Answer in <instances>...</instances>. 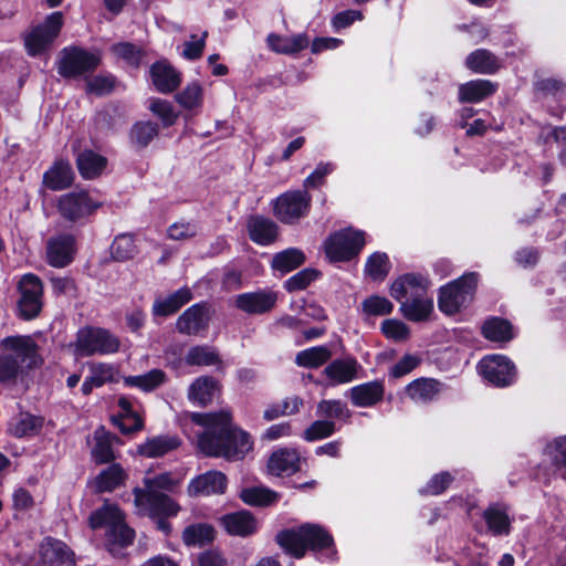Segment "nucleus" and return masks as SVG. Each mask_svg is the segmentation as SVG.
<instances>
[{"label":"nucleus","mask_w":566,"mask_h":566,"mask_svg":"<svg viewBox=\"0 0 566 566\" xmlns=\"http://www.w3.org/2000/svg\"><path fill=\"white\" fill-rule=\"evenodd\" d=\"M191 420L201 427L196 432L197 447L208 457L239 461L253 448L250 433L233 423L229 410L195 412Z\"/></svg>","instance_id":"f257e3e1"},{"label":"nucleus","mask_w":566,"mask_h":566,"mask_svg":"<svg viewBox=\"0 0 566 566\" xmlns=\"http://www.w3.org/2000/svg\"><path fill=\"white\" fill-rule=\"evenodd\" d=\"M92 530L104 528L105 549L115 558L125 556V549L134 543L135 531L128 526L124 513L108 502L93 511L88 517Z\"/></svg>","instance_id":"f03ea898"},{"label":"nucleus","mask_w":566,"mask_h":566,"mask_svg":"<svg viewBox=\"0 0 566 566\" xmlns=\"http://www.w3.org/2000/svg\"><path fill=\"white\" fill-rule=\"evenodd\" d=\"M0 384H14L40 363L36 344L24 336H9L0 343Z\"/></svg>","instance_id":"7ed1b4c3"},{"label":"nucleus","mask_w":566,"mask_h":566,"mask_svg":"<svg viewBox=\"0 0 566 566\" xmlns=\"http://www.w3.org/2000/svg\"><path fill=\"white\" fill-rule=\"evenodd\" d=\"M275 539L281 548L296 558L303 557L307 549L328 551L331 559L336 554L333 536L318 524L305 523L296 528L283 530Z\"/></svg>","instance_id":"20e7f679"},{"label":"nucleus","mask_w":566,"mask_h":566,"mask_svg":"<svg viewBox=\"0 0 566 566\" xmlns=\"http://www.w3.org/2000/svg\"><path fill=\"white\" fill-rule=\"evenodd\" d=\"M174 481L169 473L144 479V488L133 490L134 503L139 513L153 515H177L179 505L163 491H169Z\"/></svg>","instance_id":"39448f33"},{"label":"nucleus","mask_w":566,"mask_h":566,"mask_svg":"<svg viewBox=\"0 0 566 566\" xmlns=\"http://www.w3.org/2000/svg\"><path fill=\"white\" fill-rule=\"evenodd\" d=\"M99 50H86L78 45L63 48L55 62L56 72L65 80L87 78L101 65Z\"/></svg>","instance_id":"423d86ee"},{"label":"nucleus","mask_w":566,"mask_h":566,"mask_svg":"<svg viewBox=\"0 0 566 566\" xmlns=\"http://www.w3.org/2000/svg\"><path fill=\"white\" fill-rule=\"evenodd\" d=\"M479 282L476 272H467L439 290L438 306L447 315H454L473 300Z\"/></svg>","instance_id":"0eeeda50"},{"label":"nucleus","mask_w":566,"mask_h":566,"mask_svg":"<svg viewBox=\"0 0 566 566\" xmlns=\"http://www.w3.org/2000/svg\"><path fill=\"white\" fill-rule=\"evenodd\" d=\"M73 346L80 357L112 355L119 350L120 340L106 328L87 325L76 332Z\"/></svg>","instance_id":"6e6552de"},{"label":"nucleus","mask_w":566,"mask_h":566,"mask_svg":"<svg viewBox=\"0 0 566 566\" xmlns=\"http://www.w3.org/2000/svg\"><path fill=\"white\" fill-rule=\"evenodd\" d=\"M364 245L363 231L345 229L328 235L324 242V251L331 262H344L355 258Z\"/></svg>","instance_id":"1a4fd4ad"},{"label":"nucleus","mask_w":566,"mask_h":566,"mask_svg":"<svg viewBox=\"0 0 566 566\" xmlns=\"http://www.w3.org/2000/svg\"><path fill=\"white\" fill-rule=\"evenodd\" d=\"M102 207V202L91 198L85 190H74L61 195L57 198L56 210L61 218L72 223H83L97 209Z\"/></svg>","instance_id":"9d476101"},{"label":"nucleus","mask_w":566,"mask_h":566,"mask_svg":"<svg viewBox=\"0 0 566 566\" xmlns=\"http://www.w3.org/2000/svg\"><path fill=\"white\" fill-rule=\"evenodd\" d=\"M311 202L306 190L286 191L274 200L273 213L282 223L294 224L308 214Z\"/></svg>","instance_id":"9b49d317"},{"label":"nucleus","mask_w":566,"mask_h":566,"mask_svg":"<svg viewBox=\"0 0 566 566\" xmlns=\"http://www.w3.org/2000/svg\"><path fill=\"white\" fill-rule=\"evenodd\" d=\"M20 298L18 311L23 319H32L39 315L42 308L43 285L34 274H25L19 282Z\"/></svg>","instance_id":"f8f14e48"},{"label":"nucleus","mask_w":566,"mask_h":566,"mask_svg":"<svg viewBox=\"0 0 566 566\" xmlns=\"http://www.w3.org/2000/svg\"><path fill=\"white\" fill-rule=\"evenodd\" d=\"M63 25L61 12L51 13L44 23L35 27L24 39V44L30 55L42 53L56 39Z\"/></svg>","instance_id":"ddd939ff"},{"label":"nucleus","mask_w":566,"mask_h":566,"mask_svg":"<svg viewBox=\"0 0 566 566\" xmlns=\"http://www.w3.org/2000/svg\"><path fill=\"white\" fill-rule=\"evenodd\" d=\"M481 376L496 387H506L515 380V366L503 355L482 358L478 365Z\"/></svg>","instance_id":"4468645a"},{"label":"nucleus","mask_w":566,"mask_h":566,"mask_svg":"<svg viewBox=\"0 0 566 566\" xmlns=\"http://www.w3.org/2000/svg\"><path fill=\"white\" fill-rule=\"evenodd\" d=\"M77 242L74 234L61 232L46 241L45 258L49 265L62 269L70 265L75 259Z\"/></svg>","instance_id":"2eb2a0df"},{"label":"nucleus","mask_w":566,"mask_h":566,"mask_svg":"<svg viewBox=\"0 0 566 566\" xmlns=\"http://www.w3.org/2000/svg\"><path fill=\"white\" fill-rule=\"evenodd\" d=\"M539 469L544 475H562L566 470V436H559L547 442L542 452Z\"/></svg>","instance_id":"dca6fc26"},{"label":"nucleus","mask_w":566,"mask_h":566,"mask_svg":"<svg viewBox=\"0 0 566 566\" xmlns=\"http://www.w3.org/2000/svg\"><path fill=\"white\" fill-rule=\"evenodd\" d=\"M277 293L271 290H259L237 295L234 304L240 311L250 315H260L274 308Z\"/></svg>","instance_id":"f3484780"},{"label":"nucleus","mask_w":566,"mask_h":566,"mask_svg":"<svg viewBox=\"0 0 566 566\" xmlns=\"http://www.w3.org/2000/svg\"><path fill=\"white\" fill-rule=\"evenodd\" d=\"M429 280L416 273H406L397 277L390 286V295L398 302L413 300L427 294Z\"/></svg>","instance_id":"a211bd4d"},{"label":"nucleus","mask_w":566,"mask_h":566,"mask_svg":"<svg viewBox=\"0 0 566 566\" xmlns=\"http://www.w3.org/2000/svg\"><path fill=\"white\" fill-rule=\"evenodd\" d=\"M39 553L45 566H75L74 553L60 539L46 537L41 543Z\"/></svg>","instance_id":"6ab92c4d"},{"label":"nucleus","mask_w":566,"mask_h":566,"mask_svg":"<svg viewBox=\"0 0 566 566\" xmlns=\"http://www.w3.org/2000/svg\"><path fill=\"white\" fill-rule=\"evenodd\" d=\"M209 316L206 303H196L188 307L177 319L176 328L186 335H197L208 326Z\"/></svg>","instance_id":"aec40b11"},{"label":"nucleus","mask_w":566,"mask_h":566,"mask_svg":"<svg viewBox=\"0 0 566 566\" xmlns=\"http://www.w3.org/2000/svg\"><path fill=\"white\" fill-rule=\"evenodd\" d=\"M447 386L434 378H418L406 387L407 396L416 403H429L446 390Z\"/></svg>","instance_id":"412c9836"},{"label":"nucleus","mask_w":566,"mask_h":566,"mask_svg":"<svg viewBox=\"0 0 566 566\" xmlns=\"http://www.w3.org/2000/svg\"><path fill=\"white\" fill-rule=\"evenodd\" d=\"M227 488V476L219 471H208L193 478L188 485L190 496L222 494Z\"/></svg>","instance_id":"4be33fe9"},{"label":"nucleus","mask_w":566,"mask_h":566,"mask_svg":"<svg viewBox=\"0 0 566 566\" xmlns=\"http://www.w3.org/2000/svg\"><path fill=\"white\" fill-rule=\"evenodd\" d=\"M150 76L155 88L163 94L172 93L181 83V74L166 61L155 62L150 66Z\"/></svg>","instance_id":"5701e85b"},{"label":"nucleus","mask_w":566,"mask_h":566,"mask_svg":"<svg viewBox=\"0 0 566 566\" xmlns=\"http://www.w3.org/2000/svg\"><path fill=\"white\" fill-rule=\"evenodd\" d=\"M384 394L385 387L379 380L360 384L348 390L352 403L358 408H368L377 405L382 400Z\"/></svg>","instance_id":"b1692460"},{"label":"nucleus","mask_w":566,"mask_h":566,"mask_svg":"<svg viewBox=\"0 0 566 566\" xmlns=\"http://www.w3.org/2000/svg\"><path fill=\"white\" fill-rule=\"evenodd\" d=\"M497 88V83L490 80H471L459 85L458 99L460 103H480L495 94Z\"/></svg>","instance_id":"393cba45"},{"label":"nucleus","mask_w":566,"mask_h":566,"mask_svg":"<svg viewBox=\"0 0 566 566\" xmlns=\"http://www.w3.org/2000/svg\"><path fill=\"white\" fill-rule=\"evenodd\" d=\"M464 65L475 74L492 75L501 70L503 62L490 50L476 49L465 57Z\"/></svg>","instance_id":"a878e982"},{"label":"nucleus","mask_w":566,"mask_h":566,"mask_svg":"<svg viewBox=\"0 0 566 566\" xmlns=\"http://www.w3.org/2000/svg\"><path fill=\"white\" fill-rule=\"evenodd\" d=\"M181 440L175 434H159L148 438L144 443L138 444L137 453L145 458H160L178 449Z\"/></svg>","instance_id":"bb28decb"},{"label":"nucleus","mask_w":566,"mask_h":566,"mask_svg":"<svg viewBox=\"0 0 566 566\" xmlns=\"http://www.w3.org/2000/svg\"><path fill=\"white\" fill-rule=\"evenodd\" d=\"M248 232L254 243L269 245L276 240L279 227L270 218L253 216L248 221Z\"/></svg>","instance_id":"cd10ccee"},{"label":"nucleus","mask_w":566,"mask_h":566,"mask_svg":"<svg viewBox=\"0 0 566 566\" xmlns=\"http://www.w3.org/2000/svg\"><path fill=\"white\" fill-rule=\"evenodd\" d=\"M360 365L354 357L334 359L324 369V374L333 385L347 384L357 378Z\"/></svg>","instance_id":"c85d7f7f"},{"label":"nucleus","mask_w":566,"mask_h":566,"mask_svg":"<svg viewBox=\"0 0 566 566\" xmlns=\"http://www.w3.org/2000/svg\"><path fill=\"white\" fill-rule=\"evenodd\" d=\"M74 180V172L67 161H55L44 174L43 185L52 191H61L69 188Z\"/></svg>","instance_id":"c756f323"},{"label":"nucleus","mask_w":566,"mask_h":566,"mask_svg":"<svg viewBox=\"0 0 566 566\" xmlns=\"http://www.w3.org/2000/svg\"><path fill=\"white\" fill-rule=\"evenodd\" d=\"M298 467L300 457L292 449H279L271 454L268 461L269 472L276 476L292 474L298 470Z\"/></svg>","instance_id":"7c9ffc66"},{"label":"nucleus","mask_w":566,"mask_h":566,"mask_svg":"<svg viewBox=\"0 0 566 566\" xmlns=\"http://www.w3.org/2000/svg\"><path fill=\"white\" fill-rule=\"evenodd\" d=\"M483 518L489 531L495 535H507L511 530V520L509 516V507L502 503H492L483 512Z\"/></svg>","instance_id":"2f4dec72"},{"label":"nucleus","mask_w":566,"mask_h":566,"mask_svg":"<svg viewBox=\"0 0 566 566\" xmlns=\"http://www.w3.org/2000/svg\"><path fill=\"white\" fill-rule=\"evenodd\" d=\"M269 48L280 54H295L310 44V39L305 33H298L292 36H282L275 33H270L266 36Z\"/></svg>","instance_id":"473e14b6"},{"label":"nucleus","mask_w":566,"mask_h":566,"mask_svg":"<svg viewBox=\"0 0 566 566\" xmlns=\"http://www.w3.org/2000/svg\"><path fill=\"white\" fill-rule=\"evenodd\" d=\"M221 523L230 535L249 536L256 531V522L248 511H239L226 514Z\"/></svg>","instance_id":"72a5a7b5"},{"label":"nucleus","mask_w":566,"mask_h":566,"mask_svg":"<svg viewBox=\"0 0 566 566\" xmlns=\"http://www.w3.org/2000/svg\"><path fill=\"white\" fill-rule=\"evenodd\" d=\"M481 334L485 339L494 343H507L514 338L512 323L497 316H491L483 322Z\"/></svg>","instance_id":"f704fd0d"},{"label":"nucleus","mask_w":566,"mask_h":566,"mask_svg":"<svg viewBox=\"0 0 566 566\" xmlns=\"http://www.w3.org/2000/svg\"><path fill=\"white\" fill-rule=\"evenodd\" d=\"M191 298V291L188 287H181L167 297L157 298L153 304V313L157 316H169L189 303Z\"/></svg>","instance_id":"c9c22d12"},{"label":"nucleus","mask_w":566,"mask_h":566,"mask_svg":"<svg viewBox=\"0 0 566 566\" xmlns=\"http://www.w3.org/2000/svg\"><path fill=\"white\" fill-rule=\"evenodd\" d=\"M433 311V301L427 296L421 295L413 300H405L400 302V312L405 318L411 322L427 321Z\"/></svg>","instance_id":"e433bc0d"},{"label":"nucleus","mask_w":566,"mask_h":566,"mask_svg":"<svg viewBox=\"0 0 566 566\" xmlns=\"http://www.w3.org/2000/svg\"><path fill=\"white\" fill-rule=\"evenodd\" d=\"M44 419L29 412H21L9 426V433L15 438L33 437L40 433Z\"/></svg>","instance_id":"4c0bfd02"},{"label":"nucleus","mask_w":566,"mask_h":566,"mask_svg":"<svg viewBox=\"0 0 566 566\" xmlns=\"http://www.w3.org/2000/svg\"><path fill=\"white\" fill-rule=\"evenodd\" d=\"M218 381L211 376L197 378L189 387L188 398L202 407L210 403L218 390Z\"/></svg>","instance_id":"58836bf2"},{"label":"nucleus","mask_w":566,"mask_h":566,"mask_svg":"<svg viewBox=\"0 0 566 566\" xmlns=\"http://www.w3.org/2000/svg\"><path fill=\"white\" fill-rule=\"evenodd\" d=\"M106 158L94 153L84 150L77 155L76 166L84 179H94L101 175L106 166Z\"/></svg>","instance_id":"ea45409f"},{"label":"nucleus","mask_w":566,"mask_h":566,"mask_svg":"<svg viewBox=\"0 0 566 566\" xmlns=\"http://www.w3.org/2000/svg\"><path fill=\"white\" fill-rule=\"evenodd\" d=\"M158 124L150 120L136 122L129 130V143L136 149H144L158 136Z\"/></svg>","instance_id":"a19ab883"},{"label":"nucleus","mask_w":566,"mask_h":566,"mask_svg":"<svg viewBox=\"0 0 566 566\" xmlns=\"http://www.w3.org/2000/svg\"><path fill=\"white\" fill-rule=\"evenodd\" d=\"M127 479L125 470L118 463H113L105 470L101 471L95 479L96 490L101 493L112 492Z\"/></svg>","instance_id":"79ce46f5"},{"label":"nucleus","mask_w":566,"mask_h":566,"mask_svg":"<svg viewBox=\"0 0 566 566\" xmlns=\"http://www.w3.org/2000/svg\"><path fill=\"white\" fill-rule=\"evenodd\" d=\"M303 399L298 396L286 397L281 402L269 405L263 411L265 421H273L280 417L292 416L303 407Z\"/></svg>","instance_id":"37998d69"},{"label":"nucleus","mask_w":566,"mask_h":566,"mask_svg":"<svg viewBox=\"0 0 566 566\" xmlns=\"http://www.w3.org/2000/svg\"><path fill=\"white\" fill-rule=\"evenodd\" d=\"M332 355L327 346H314L298 352L295 357V364L305 368H318L328 361Z\"/></svg>","instance_id":"c03bdc74"},{"label":"nucleus","mask_w":566,"mask_h":566,"mask_svg":"<svg viewBox=\"0 0 566 566\" xmlns=\"http://www.w3.org/2000/svg\"><path fill=\"white\" fill-rule=\"evenodd\" d=\"M305 262V254L296 248H289L276 253L271 262L274 270L287 273L301 266Z\"/></svg>","instance_id":"a18cd8bd"},{"label":"nucleus","mask_w":566,"mask_h":566,"mask_svg":"<svg viewBox=\"0 0 566 566\" xmlns=\"http://www.w3.org/2000/svg\"><path fill=\"white\" fill-rule=\"evenodd\" d=\"M166 380V374L161 369H151L146 374L124 377V384L127 387H136L143 391H153L163 385Z\"/></svg>","instance_id":"49530a36"},{"label":"nucleus","mask_w":566,"mask_h":566,"mask_svg":"<svg viewBox=\"0 0 566 566\" xmlns=\"http://www.w3.org/2000/svg\"><path fill=\"white\" fill-rule=\"evenodd\" d=\"M240 499L251 506H269L276 503L280 499L279 493L263 486H253L243 489Z\"/></svg>","instance_id":"de8ad7c7"},{"label":"nucleus","mask_w":566,"mask_h":566,"mask_svg":"<svg viewBox=\"0 0 566 566\" xmlns=\"http://www.w3.org/2000/svg\"><path fill=\"white\" fill-rule=\"evenodd\" d=\"M96 443L92 450V455L96 463L105 464L115 459L113 443L118 442L119 438L109 432H103L101 436L98 431L95 433Z\"/></svg>","instance_id":"09e8293b"},{"label":"nucleus","mask_w":566,"mask_h":566,"mask_svg":"<svg viewBox=\"0 0 566 566\" xmlns=\"http://www.w3.org/2000/svg\"><path fill=\"white\" fill-rule=\"evenodd\" d=\"M214 538V528L207 523L192 524L182 532V541L187 546H202Z\"/></svg>","instance_id":"8fccbe9b"},{"label":"nucleus","mask_w":566,"mask_h":566,"mask_svg":"<svg viewBox=\"0 0 566 566\" xmlns=\"http://www.w3.org/2000/svg\"><path fill=\"white\" fill-rule=\"evenodd\" d=\"M316 415L325 420L342 419L348 421L352 417V411L342 400L324 399L317 403Z\"/></svg>","instance_id":"3c124183"},{"label":"nucleus","mask_w":566,"mask_h":566,"mask_svg":"<svg viewBox=\"0 0 566 566\" xmlns=\"http://www.w3.org/2000/svg\"><path fill=\"white\" fill-rule=\"evenodd\" d=\"M391 263L385 252H374L366 261L365 274L373 281H384L389 274Z\"/></svg>","instance_id":"603ef678"},{"label":"nucleus","mask_w":566,"mask_h":566,"mask_svg":"<svg viewBox=\"0 0 566 566\" xmlns=\"http://www.w3.org/2000/svg\"><path fill=\"white\" fill-rule=\"evenodd\" d=\"M136 253L137 247L132 234L123 233L117 235L111 245V254L116 261L129 260Z\"/></svg>","instance_id":"864d4df0"},{"label":"nucleus","mask_w":566,"mask_h":566,"mask_svg":"<svg viewBox=\"0 0 566 566\" xmlns=\"http://www.w3.org/2000/svg\"><path fill=\"white\" fill-rule=\"evenodd\" d=\"M117 85V78L111 73L98 74L86 80V92L96 96L111 94Z\"/></svg>","instance_id":"5fc2aeb1"},{"label":"nucleus","mask_w":566,"mask_h":566,"mask_svg":"<svg viewBox=\"0 0 566 566\" xmlns=\"http://www.w3.org/2000/svg\"><path fill=\"white\" fill-rule=\"evenodd\" d=\"M185 361L189 366H212L220 361L218 354L208 346L191 347Z\"/></svg>","instance_id":"6e6d98bb"},{"label":"nucleus","mask_w":566,"mask_h":566,"mask_svg":"<svg viewBox=\"0 0 566 566\" xmlns=\"http://www.w3.org/2000/svg\"><path fill=\"white\" fill-rule=\"evenodd\" d=\"M202 95V86L199 82L195 81L187 84V86L178 93L175 98L181 107L186 109H193L201 106L203 99Z\"/></svg>","instance_id":"4d7b16f0"},{"label":"nucleus","mask_w":566,"mask_h":566,"mask_svg":"<svg viewBox=\"0 0 566 566\" xmlns=\"http://www.w3.org/2000/svg\"><path fill=\"white\" fill-rule=\"evenodd\" d=\"M111 51L128 65L138 67L140 65L144 52L137 45L130 42H120L112 45Z\"/></svg>","instance_id":"13d9d810"},{"label":"nucleus","mask_w":566,"mask_h":566,"mask_svg":"<svg viewBox=\"0 0 566 566\" xmlns=\"http://www.w3.org/2000/svg\"><path fill=\"white\" fill-rule=\"evenodd\" d=\"M91 381L98 387L116 380V368L107 363H92L88 365Z\"/></svg>","instance_id":"bf43d9fd"},{"label":"nucleus","mask_w":566,"mask_h":566,"mask_svg":"<svg viewBox=\"0 0 566 566\" xmlns=\"http://www.w3.org/2000/svg\"><path fill=\"white\" fill-rule=\"evenodd\" d=\"M336 431V424L332 420L318 419L315 420L303 432V439L306 441H316L333 436Z\"/></svg>","instance_id":"052dcab7"},{"label":"nucleus","mask_w":566,"mask_h":566,"mask_svg":"<svg viewBox=\"0 0 566 566\" xmlns=\"http://www.w3.org/2000/svg\"><path fill=\"white\" fill-rule=\"evenodd\" d=\"M363 312L371 316L389 315L394 310V304L384 296L371 295L361 303Z\"/></svg>","instance_id":"680f3d73"},{"label":"nucleus","mask_w":566,"mask_h":566,"mask_svg":"<svg viewBox=\"0 0 566 566\" xmlns=\"http://www.w3.org/2000/svg\"><path fill=\"white\" fill-rule=\"evenodd\" d=\"M319 275V272L307 268L298 271L284 282V287L289 292H296L306 289Z\"/></svg>","instance_id":"e2e57ef3"},{"label":"nucleus","mask_w":566,"mask_h":566,"mask_svg":"<svg viewBox=\"0 0 566 566\" xmlns=\"http://www.w3.org/2000/svg\"><path fill=\"white\" fill-rule=\"evenodd\" d=\"M149 109L161 119L165 127L174 125L178 118V114L175 112L172 104L165 99H151Z\"/></svg>","instance_id":"0e129e2a"},{"label":"nucleus","mask_w":566,"mask_h":566,"mask_svg":"<svg viewBox=\"0 0 566 566\" xmlns=\"http://www.w3.org/2000/svg\"><path fill=\"white\" fill-rule=\"evenodd\" d=\"M198 226L192 221H180L170 224L167 229V235L175 241L189 240L197 235Z\"/></svg>","instance_id":"69168bd1"},{"label":"nucleus","mask_w":566,"mask_h":566,"mask_svg":"<svg viewBox=\"0 0 566 566\" xmlns=\"http://www.w3.org/2000/svg\"><path fill=\"white\" fill-rule=\"evenodd\" d=\"M453 481V476L444 471L440 472L438 474H434L427 483V485L420 490V493L422 494H430V495H439L443 493L451 482Z\"/></svg>","instance_id":"338daca9"},{"label":"nucleus","mask_w":566,"mask_h":566,"mask_svg":"<svg viewBox=\"0 0 566 566\" xmlns=\"http://www.w3.org/2000/svg\"><path fill=\"white\" fill-rule=\"evenodd\" d=\"M381 332L392 340L401 342L408 338L409 327L398 319H385L381 323Z\"/></svg>","instance_id":"774afa93"}]
</instances>
